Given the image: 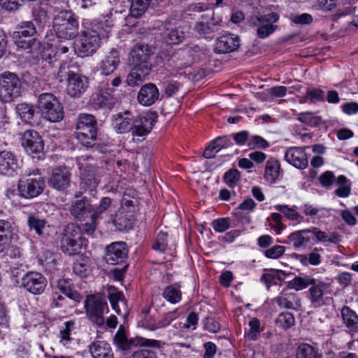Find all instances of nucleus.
Masks as SVG:
<instances>
[{"mask_svg":"<svg viewBox=\"0 0 358 358\" xmlns=\"http://www.w3.org/2000/svg\"><path fill=\"white\" fill-rule=\"evenodd\" d=\"M296 358H316V353L310 345L302 344L298 348Z\"/></svg>","mask_w":358,"mask_h":358,"instance_id":"obj_56","label":"nucleus"},{"mask_svg":"<svg viewBox=\"0 0 358 358\" xmlns=\"http://www.w3.org/2000/svg\"><path fill=\"white\" fill-rule=\"evenodd\" d=\"M85 309L88 318L97 326L105 323L104 312L108 311L107 303L100 296L90 295L85 301Z\"/></svg>","mask_w":358,"mask_h":358,"instance_id":"obj_8","label":"nucleus"},{"mask_svg":"<svg viewBox=\"0 0 358 358\" xmlns=\"http://www.w3.org/2000/svg\"><path fill=\"white\" fill-rule=\"evenodd\" d=\"M34 20L40 24H45L48 15L47 11L40 6H36L33 10Z\"/></svg>","mask_w":358,"mask_h":358,"instance_id":"obj_60","label":"nucleus"},{"mask_svg":"<svg viewBox=\"0 0 358 358\" xmlns=\"http://www.w3.org/2000/svg\"><path fill=\"white\" fill-rule=\"evenodd\" d=\"M86 245V240L82 237V230L78 225L69 224L64 230L62 239V251L68 255L79 253L81 248Z\"/></svg>","mask_w":358,"mask_h":358,"instance_id":"obj_7","label":"nucleus"},{"mask_svg":"<svg viewBox=\"0 0 358 358\" xmlns=\"http://www.w3.org/2000/svg\"><path fill=\"white\" fill-rule=\"evenodd\" d=\"M120 62L117 51L113 50L100 62L98 70L101 75L108 76L116 70Z\"/></svg>","mask_w":358,"mask_h":358,"instance_id":"obj_25","label":"nucleus"},{"mask_svg":"<svg viewBox=\"0 0 358 358\" xmlns=\"http://www.w3.org/2000/svg\"><path fill=\"white\" fill-rule=\"evenodd\" d=\"M285 159L288 164L299 169H304L308 166V159L304 148H288L285 152Z\"/></svg>","mask_w":358,"mask_h":358,"instance_id":"obj_19","label":"nucleus"},{"mask_svg":"<svg viewBox=\"0 0 358 358\" xmlns=\"http://www.w3.org/2000/svg\"><path fill=\"white\" fill-rule=\"evenodd\" d=\"M22 92V82L16 73L8 71L0 73V102L11 103L20 97Z\"/></svg>","mask_w":358,"mask_h":358,"instance_id":"obj_3","label":"nucleus"},{"mask_svg":"<svg viewBox=\"0 0 358 358\" xmlns=\"http://www.w3.org/2000/svg\"><path fill=\"white\" fill-rule=\"evenodd\" d=\"M18 168V160L12 152L0 151V174L10 177L14 176L17 175Z\"/></svg>","mask_w":358,"mask_h":358,"instance_id":"obj_17","label":"nucleus"},{"mask_svg":"<svg viewBox=\"0 0 358 358\" xmlns=\"http://www.w3.org/2000/svg\"><path fill=\"white\" fill-rule=\"evenodd\" d=\"M127 254L128 250L124 243H113L106 248L105 260L109 264H118L126 259Z\"/></svg>","mask_w":358,"mask_h":358,"instance_id":"obj_18","label":"nucleus"},{"mask_svg":"<svg viewBox=\"0 0 358 358\" xmlns=\"http://www.w3.org/2000/svg\"><path fill=\"white\" fill-rule=\"evenodd\" d=\"M159 96L157 87L152 83H148L141 88L138 94V101L141 105L149 106L159 99Z\"/></svg>","mask_w":358,"mask_h":358,"instance_id":"obj_27","label":"nucleus"},{"mask_svg":"<svg viewBox=\"0 0 358 358\" xmlns=\"http://www.w3.org/2000/svg\"><path fill=\"white\" fill-rule=\"evenodd\" d=\"M157 119V113L152 111L138 115L132 122V135L138 137L147 136L152 130Z\"/></svg>","mask_w":358,"mask_h":358,"instance_id":"obj_9","label":"nucleus"},{"mask_svg":"<svg viewBox=\"0 0 358 358\" xmlns=\"http://www.w3.org/2000/svg\"><path fill=\"white\" fill-rule=\"evenodd\" d=\"M230 139L227 136L218 137L213 141L203 152L204 157L207 159L213 158L215 154L222 149L228 148L231 145Z\"/></svg>","mask_w":358,"mask_h":358,"instance_id":"obj_32","label":"nucleus"},{"mask_svg":"<svg viewBox=\"0 0 358 358\" xmlns=\"http://www.w3.org/2000/svg\"><path fill=\"white\" fill-rule=\"evenodd\" d=\"M249 329L246 333L248 339L255 341L260 334V322L257 318H252L249 322Z\"/></svg>","mask_w":358,"mask_h":358,"instance_id":"obj_50","label":"nucleus"},{"mask_svg":"<svg viewBox=\"0 0 358 358\" xmlns=\"http://www.w3.org/2000/svg\"><path fill=\"white\" fill-rule=\"evenodd\" d=\"M248 145L252 148H266L269 146V143L267 141L259 136H253L250 138Z\"/></svg>","mask_w":358,"mask_h":358,"instance_id":"obj_61","label":"nucleus"},{"mask_svg":"<svg viewBox=\"0 0 358 358\" xmlns=\"http://www.w3.org/2000/svg\"><path fill=\"white\" fill-rule=\"evenodd\" d=\"M36 34V29L32 22L25 21L21 22L17 27V31H14L13 37L30 38L34 37Z\"/></svg>","mask_w":358,"mask_h":358,"instance_id":"obj_37","label":"nucleus"},{"mask_svg":"<svg viewBox=\"0 0 358 358\" xmlns=\"http://www.w3.org/2000/svg\"><path fill=\"white\" fill-rule=\"evenodd\" d=\"M27 222L30 229L34 230L38 235L43 234L46 225V221L44 219H41L38 215H30Z\"/></svg>","mask_w":358,"mask_h":358,"instance_id":"obj_47","label":"nucleus"},{"mask_svg":"<svg viewBox=\"0 0 358 358\" xmlns=\"http://www.w3.org/2000/svg\"><path fill=\"white\" fill-rule=\"evenodd\" d=\"M224 181L230 187H234L241 179L240 172L236 169L227 171L223 177Z\"/></svg>","mask_w":358,"mask_h":358,"instance_id":"obj_51","label":"nucleus"},{"mask_svg":"<svg viewBox=\"0 0 358 358\" xmlns=\"http://www.w3.org/2000/svg\"><path fill=\"white\" fill-rule=\"evenodd\" d=\"M97 127L94 116L83 113L78 117L76 136L81 144L86 147H92L96 138Z\"/></svg>","mask_w":358,"mask_h":358,"instance_id":"obj_5","label":"nucleus"},{"mask_svg":"<svg viewBox=\"0 0 358 358\" xmlns=\"http://www.w3.org/2000/svg\"><path fill=\"white\" fill-rule=\"evenodd\" d=\"M45 187V179L38 169H29L21 175L17 184L20 196L32 199L41 194Z\"/></svg>","mask_w":358,"mask_h":358,"instance_id":"obj_1","label":"nucleus"},{"mask_svg":"<svg viewBox=\"0 0 358 358\" xmlns=\"http://www.w3.org/2000/svg\"><path fill=\"white\" fill-rule=\"evenodd\" d=\"M111 205V199L109 197H103L100 201L99 206L96 209L92 208V214L91 218L96 220L99 217L106 212Z\"/></svg>","mask_w":358,"mask_h":358,"instance_id":"obj_53","label":"nucleus"},{"mask_svg":"<svg viewBox=\"0 0 358 358\" xmlns=\"http://www.w3.org/2000/svg\"><path fill=\"white\" fill-rule=\"evenodd\" d=\"M284 289L276 299L278 305L283 308L297 310L301 306V299L295 292Z\"/></svg>","mask_w":358,"mask_h":358,"instance_id":"obj_26","label":"nucleus"},{"mask_svg":"<svg viewBox=\"0 0 358 358\" xmlns=\"http://www.w3.org/2000/svg\"><path fill=\"white\" fill-rule=\"evenodd\" d=\"M184 37L185 35L182 31L179 29H175L168 34L167 42L171 44H178Z\"/></svg>","mask_w":358,"mask_h":358,"instance_id":"obj_62","label":"nucleus"},{"mask_svg":"<svg viewBox=\"0 0 358 358\" xmlns=\"http://www.w3.org/2000/svg\"><path fill=\"white\" fill-rule=\"evenodd\" d=\"M99 26L83 30L75 41V51L80 57H87L94 53L101 44Z\"/></svg>","mask_w":358,"mask_h":358,"instance_id":"obj_4","label":"nucleus"},{"mask_svg":"<svg viewBox=\"0 0 358 358\" xmlns=\"http://www.w3.org/2000/svg\"><path fill=\"white\" fill-rule=\"evenodd\" d=\"M22 0H0V6L7 11L17 10Z\"/></svg>","mask_w":358,"mask_h":358,"instance_id":"obj_64","label":"nucleus"},{"mask_svg":"<svg viewBox=\"0 0 358 358\" xmlns=\"http://www.w3.org/2000/svg\"><path fill=\"white\" fill-rule=\"evenodd\" d=\"M310 232L314 235L319 242H329L331 243H337L341 241L340 236L337 233L327 234L318 229L316 227L310 229Z\"/></svg>","mask_w":358,"mask_h":358,"instance_id":"obj_41","label":"nucleus"},{"mask_svg":"<svg viewBox=\"0 0 358 358\" xmlns=\"http://www.w3.org/2000/svg\"><path fill=\"white\" fill-rule=\"evenodd\" d=\"M310 229L294 231L288 236L289 243H292L295 249L305 248L310 241Z\"/></svg>","mask_w":358,"mask_h":358,"instance_id":"obj_33","label":"nucleus"},{"mask_svg":"<svg viewBox=\"0 0 358 358\" xmlns=\"http://www.w3.org/2000/svg\"><path fill=\"white\" fill-rule=\"evenodd\" d=\"M152 51L150 46L145 44H138L135 45L129 54V63L132 66L144 67V66H151L149 59Z\"/></svg>","mask_w":358,"mask_h":358,"instance_id":"obj_14","label":"nucleus"},{"mask_svg":"<svg viewBox=\"0 0 358 358\" xmlns=\"http://www.w3.org/2000/svg\"><path fill=\"white\" fill-rule=\"evenodd\" d=\"M163 297L169 303L176 304L182 299V292L180 286L177 284L167 286L163 292Z\"/></svg>","mask_w":358,"mask_h":358,"instance_id":"obj_40","label":"nucleus"},{"mask_svg":"<svg viewBox=\"0 0 358 358\" xmlns=\"http://www.w3.org/2000/svg\"><path fill=\"white\" fill-rule=\"evenodd\" d=\"M151 68V66H144V67L133 66L127 77V85L131 87L140 85L148 76Z\"/></svg>","mask_w":358,"mask_h":358,"instance_id":"obj_30","label":"nucleus"},{"mask_svg":"<svg viewBox=\"0 0 358 358\" xmlns=\"http://www.w3.org/2000/svg\"><path fill=\"white\" fill-rule=\"evenodd\" d=\"M90 351L94 358H113L110 345L103 341H97L90 347Z\"/></svg>","mask_w":358,"mask_h":358,"instance_id":"obj_31","label":"nucleus"},{"mask_svg":"<svg viewBox=\"0 0 358 358\" xmlns=\"http://www.w3.org/2000/svg\"><path fill=\"white\" fill-rule=\"evenodd\" d=\"M322 250V249H320ZM320 249L315 248L313 250L307 254L299 256V261L303 266L309 264L313 266H317L321 263V255L320 254Z\"/></svg>","mask_w":358,"mask_h":358,"instance_id":"obj_43","label":"nucleus"},{"mask_svg":"<svg viewBox=\"0 0 358 358\" xmlns=\"http://www.w3.org/2000/svg\"><path fill=\"white\" fill-rule=\"evenodd\" d=\"M280 163L277 159L274 158L268 159L265 167L266 180L271 183L275 182L280 176Z\"/></svg>","mask_w":358,"mask_h":358,"instance_id":"obj_36","label":"nucleus"},{"mask_svg":"<svg viewBox=\"0 0 358 358\" xmlns=\"http://www.w3.org/2000/svg\"><path fill=\"white\" fill-rule=\"evenodd\" d=\"M75 322L73 321H67L60 327L59 330V343L65 347H69L73 338H71V331L74 329Z\"/></svg>","mask_w":358,"mask_h":358,"instance_id":"obj_38","label":"nucleus"},{"mask_svg":"<svg viewBox=\"0 0 358 358\" xmlns=\"http://www.w3.org/2000/svg\"><path fill=\"white\" fill-rule=\"evenodd\" d=\"M113 224L117 230L123 231L131 227V221L124 213H119L113 219Z\"/></svg>","mask_w":358,"mask_h":358,"instance_id":"obj_52","label":"nucleus"},{"mask_svg":"<svg viewBox=\"0 0 358 358\" xmlns=\"http://www.w3.org/2000/svg\"><path fill=\"white\" fill-rule=\"evenodd\" d=\"M279 20V15L275 13L261 15L257 17L255 24L258 26L257 31V36L261 38L268 37L273 33L277 26L272 24Z\"/></svg>","mask_w":358,"mask_h":358,"instance_id":"obj_16","label":"nucleus"},{"mask_svg":"<svg viewBox=\"0 0 358 358\" xmlns=\"http://www.w3.org/2000/svg\"><path fill=\"white\" fill-rule=\"evenodd\" d=\"M16 113L21 120L29 123L34 116L35 110L32 106L23 103L16 106Z\"/></svg>","mask_w":358,"mask_h":358,"instance_id":"obj_42","label":"nucleus"},{"mask_svg":"<svg viewBox=\"0 0 358 358\" xmlns=\"http://www.w3.org/2000/svg\"><path fill=\"white\" fill-rule=\"evenodd\" d=\"M276 323L283 329H288L294 325V317L290 313H282L278 315Z\"/></svg>","mask_w":358,"mask_h":358,"instance_id":"obj_54","label":"nucleus"},{"mask_svg":"<svg viewBox=\"0 0 358 358\" xmlns=\"http://www.w3.org/2000/svg\"><path fill=\"white\" fill-rule=\"evenodd\" d=\"M74 273L80 278L86 277L90 272V266L87 264V261L82 259L76 261L73 264Z\"/></svg>","mask_w":358,"mask_h":358,"instance_id":"obj_55","label":"nucleus"},{"mask_svg":"<svg viewBox=\"0 0 358 358\" xmlns=\"http://www.w3.org/2000/svg\"><path fill=\"white\" fill-rule=\"evenodd\" d=\"M195 30L199 34L207 35L218 30V24L214 22L207 23L201 22L195 25Z\"/></svg>","mask_w":358,"mask_h":358,"instance_id":"obj_49","label":"nucleus"},{"mask_svg":"<svg viewBox=\"0 0 358 358\" xmlns=\"http://www.w3.org/2000/svg\"><path fill=\"white\" fill-rule=\"evenodd\" d=\"M150 0H132L130 6V14L134 17H141L149 6Z\"/></svg>","mask_w":358,"mask_h":358,"instance_id":"obj_44","label":"nucleus"},{"mask_svg":"<svg viewBox=\"0 0 358 358\" xmlns=\"http://www.w3.org/2000/svg\"><path fill=\"white\" fill-rule=\"evenodd\" d=\"M341 315L345 327L351 332H358V315L348 306L341 310Z\"/></svg>","mask_w":358,"mask_h":358,"instance_id":"obj_35","label":"nucleus"},{"mask_svg":"<svg viewBox=\"0 0 358 358\" xmlns=\"http://www.w3.org/2000/svg\"><path fill=\"white\" fill-rule=\"evenodd\" d=\"M22 145L28 152L40 153L43 150V142L38 133L34 130L24 132Z\"/></svg>","mask_w":358,"mask_h":358,"instance_id":"obj_22","label":"nucleus"},{"mask_svg":"<svg viewBox=\"0 0 358 358\" xmlns=\"http://www.w3.org/2000/svg\"><path fill=\"white\" fill-rule=\"evenodd\" d=\"M59 38H57V36L56 37L52 36L45 38V43L48 48L51 50L52 52H55L54 57L68 52L69 48L72 46L71 41L68 40L60 41Z\"/></svg>","mask_w":358,"mask_h":358,"instance_id":"obj_29","label":"nucleus"},{"mask_svg":"<svg viewBox=\"0 0 358 358\" xmlns=\"http://www.w3.org/2000/svg\"><path fill=\"white\" fill-rule=\"evenodd\" d=\"M315 282H316V279L313 276L300 274L287 282V287L296 291H301L309 286L311 287Z\"/></svg>","mask_w":358,"mask_h":358,"instance_id":"obj_34","label":"nucleus"},{"mask_svg":"<svg viewBox=\"0 0 358 358\" xmlns=\"http://www.w3.org/2000/svg\"><path fill=\"white\" fill-rule=\"evenodd\" d=\"M47 285L45 278L38 272H28L22 278V285L33 294H41Z\"/></svg>","mask_w":358,"mask_h":358,"instance_id":"obj_13","label":"nucleus"},{"mask_svg":"<svg viewBox=\"0 0 358 358\" xmlns=\"http://www.w3.org/2000/svg\"><path fill=\"white\" fill-rule=\"evenodd\" d=\"M303 213L306 216L317 219H321L327 216L328 210L324 208L315 207L310 204H305L302 206Z\"/></svg>","mask_w":358,"mask_h":358,"instance_id":"obj_46","label":"nucleus"},{"mask_svg":"<svg viewBox=\"0 0 358 358\" xmlns=\"http://www.w3.org/2000/svg\"><path fill=\"white\" fill-rule=\"evenodd\" d=\"M330 287L329 283L316 279V282L313 284L308 289L309 299L313 307H321L325 303L324 296L329 292Z\"/></svg>","mask_w":358,"mask_h":358,"instance_id":"obj_15","label":"nucleus"},{"mask_svg":"<svg viewBox=\"0 0 358 358\" xmlns=\"http://www.w3.org/2000/svg\"><path fill=\"white\" fill-rule=\"evenodd\" d=\"M167 247V234L159 232L152 245V248L159 252H164Z\"/></svg>","mask_w":358,"mask_h":358,"instance_id":"obj_59","label":"nucleus"},{"mask_svg":"<svg viewBox=\"0 0 358 358\" xmlns=\"http://www.w3.org/2000/svg\"><path fill=\"white\" fill-rule=\"evenodd\" d=\"M57 289L61 293L71 299H73L74 301H80V294L76 292V291H73L71 288V282L67 279H59L57 282Z\"/></svg>","mask_w":358,"mask_h":358,"instance_id":"obj_39","label":"nucleus"},{"mask_svg":"<svg viewBox=\"0 0 358 358\" xmlns=\"http://www.w3.org/2000/svg\"><path fill=\"white\" fill-rule=\"evenodd\" d=\"M214 230L218 233L227 231L230 227V218L223 217L215 219L212 222Z\"/></svg>","mask_w":358,"mask_h":358,"instance_id":"obj_57","label":"nucleus"},{"mask_svg":"<svg viewBox=\"0 0 358 358\" xmlns=\"http://www.w3.org/2000/svg\"><path fill=\"white\" fill-rule=\"evenodd\" d=\"M108 298L111 304L112 308L118 315L122 312L127 313V304L124 294L114 287H108Z\"/></svg>","mask_w":358,"mask_h":358,"instance_id":"obj_24","label":"nucleus"},{"mask_svg":"<svg viewBox=\"0 0 358 358\" xmlns=\"http://www.w3.org/2000/svg\"><path fill=\"white\" fill-rule=\"evenodd\" d=\"M89 87L87 77L76 73H68L66 93L73 98L80 97Z\"/></svg>","mask_w":358,"mask_h":358,"instance_id":"obj_10","label":"nucleus"},{"mask_svg":"<svg viewBox=\"0 0 358 358\" xmlns=\"http://www.w3.org/2000/svg\"><path fill=\"white\" fill-rule=\"evenodd\" d=\"M324 101V92L318 88L308 89L305 96H303L301 103H316Z\"/></svg>","mask_w":358,"mask_h":358,"instance_id":"obj_45","label":"nucleus"},{"mask_svg":"<svg viewBox=\"0 0 358 358\" xmlns=\"http://www.w3.org/2000/svg\"><path fill=\"white\" fill-rule=\"evenodd\" d=\"M273 208L281 213L287 219L292 221L298 220L300 217L299 213L293 208L287 205H275Z\"/></svg>","mask_w":358,"mask_h":358,"instance_id":"obj_48","label":"nucleus"},{"mask_svg":"<svg viewBox=\"0 0 358 358\" xmlns=\"http://www.w3.org/2000/svg\"><path fill=\"white\" fill-rule=\"evenodd\" d=\"M70 180L71 173L68 169L59 166L52 171L48 184L55 189L64 190L68 187Z\"/></svg>","mask_w":358,"mask_h":358,"instance_id":"obj_20","label":"nucleus"},{"mask_svg":"<svg viewBox=\"0 0 358 358\" xmlns=\"http://www.w3.org/2000/svg\"><path fill=\"white\" fill-rule=\"evenodd\" d=\"M286 248L282 245H274L266 250L264 255L268 259H278L285 252Z\"/></svg>","mask_w":358,"mask_h":358,"instance_id":"obj_58","label":"nucleus"},{"mask_svg":"<svg viewBox=\"0 0 358 358\" xmlns=\"http://www.w3.org/2000/svg\"><path fill=\"white\" fill-rule=\"evenodd\" d=\"M52 27L57 38L70 41L78 35V18L71 10H62L54 17Z\"/></svg>","mask_w":358,"mask_h":358,"instance_id":"obj_2","label":"nucleus"},{"mask_svg":"<svg viewBox=\"0 0 358 358\" xmlns=\"http://www.w3.org/2000/svg\"><path fill=\"white\" fill-rule=\"evenodd\" d=\"M38 108L42 117L49 122H57L63 119V106L52 94H41L38 98Z\"/></svg>","mask_w":358,"mask_h":358,"instance_id":"obj_6","label":"nucleus"},{"mask_svg":"<svg viewBox=\"0 0 358 358\" xmlns=\"http://www.w3.org/2000/svg\"><path fill=\"white\" fill-rule=\"evenodd\" d=\"M198 51V47H187L173 52L168 60L169 66L178 70L182 69L189 65L193 60L195 53Z\"/></svg>","mask_w":358,"mask_h":358,"instance_id":"obj_11","label":"nucleus"},{"mask_svg":"<svg viewBox=\"0 0 358 358\" xmlns=\"http://www.w3.org/2000/svg\"><path fill=\"white\" fill-rule=\"evenodd\" d=\"M157 341L155 340H148L142 338H136L128 339L125 334L118 331L113 337V344L115 346L124 352L127 353L133 346L140 345H153Z\"/></svg>","mask_w":358,"mask_h":358,"instance_id":"obj_12","label":"nucleus"},{"mask_svg":"<svg viewBox=\"0 0 358 358\" xmlns=\"http://www.w3.org/2000/svg\"><path fill=\"white\" fill-rule=\"evenodd\" d=\"M134 117L127 110L123 113H118L113 116V125L117 132L123 134L132 131Z\"/></svg>","mask_w":358,"mask_h":358,"instance_id":"obj_28","label":"nucleus"},{"mask_svg":"<svg viewBox=\"0 0 358 358\" xmlns=\"http://www.w3.org/2000/svg\"><path fill=\"white\" fill-rule=\"evenodd\" d=\"M239 47V38L231 34H224L216 40L214 50L217 53L226 54Z\"/></svg>","mask_w":358,"mask_h":358,"instance_id":"obj_21","label":"nucleus"},{"mask_svg":"<svg viewBox=\"0 0 358 358\" xmlns=\"http://www.w3.org/2000/svg\"><path fill=\"white\" fill-rule=\"evenodd\" d=\"M175 315V312H169L164 315L161 320H157L155 323L156 330L168 327L171 322L176 318Z\"/></svg>","mask_w":358,"mask_h":358,"instance_id":"obj_63","label":"nucleus"},{"mask_svg":"<svg viewBox=\"0 0 358 358\" xmlns=\"http://www.w3.org/2000/svg\"><path fill=\"white\" fill-rule=\"evenodd\" d=\"M70 212L77 220L84 221L87 217L91 218L92 206L86 199H78L72 203Z\"/></svg>","mask_w":358,"mask_h":358,"instance_id":"obj_23","label":"nucleus"}]
</instances>
